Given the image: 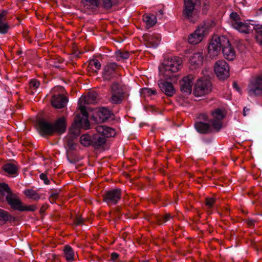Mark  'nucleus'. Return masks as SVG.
<instances>
[{"mask_svg":"<svg viewBox=\"0 0 262 262\" xmlns=\"http://www.w3.org/2000/svg\"><path fill=\"white\" fill-rule=\"evenodd\" d=\"M81 115H76L74 122L72 124L69 130V139L67 145L70 149H75L76 145V140L79 136L81 128L85 130L88 129L90 126V122L88 119V113L87 111L83 106H80Z\"/></svg>","mask_w":262,"mask_h":262,"instance_id":"nucleus-1","label":"nucleus"},{"mask_svg":"<svg viewBox=\"0 0 262 262\" xmlns=\"http://www.w3.org/2000/svg\"><path fill=\"white\" fill-rule=\"evenodd\" d=\"M209 26L205 22L199 25L195 31L188 37V42L189 44L196 45L201 42L205 36L208 34Z\"/></svg>","mask_w":262,"mask_h":262,"instance_id":"nucleus-2","label":"nucleus"},{"mask_svg":"<svg viewBox=\"0 0 262 262\" xmlns=\"http://www.w3.org/2000/svg\"><path fill=\"white\" fill-rule=\"evenodd\" d=\"M64 88L60 86L54 88L51 92V103L55 108H62L66 104V96L64 94Z\"/></svg>","mask_w":262,"mask_h":262,"instance_id":"nucleus-3","label":"nucleus"},{"mask_svg":"<svg viewBox=\"0 0 262 262\" xmlns=\"http://www.w3.org/2000/svg\"><path fill=\"white\" fill-rule=\"evenodd\" d=\"M182 63L181 59L177 56L164 60L162 63L164 74L168 77H170L171 74L176 73L180 69Z\"/></svg>","mask_w":262,"mask_h":262,"instance_id":"nucleus-4","label":"nucleus"},{"mask_svg":"<svg viewBox=\"0 0 262 262\" xmlns=\"http://www.w3.org/2000/svg\"><path fill=\"white\" fill-rule=\"evenodd\" d=\"M228 43V38L225 36H215L212 38L208 47L210 56L213 58L220 53L223 46Z\"/></svg>","mask_w":262,"mask_h":262,"instance_id":"nucleus-5","label":"nucleus"},{"mask_svg":"<svg viewBox=\"0 0 262 262\" xmlns=\"http://www.w3.org/2000/svg\"><path fill=\"white\" fill-rule=\"evenodd\" d=\"M4 187H5V194L6 193V200L8 204L14 210L20 211L23 203L19 197L16 194L12 192L8 184L4 185Z\"/></svg>","mask_w":262,"mask_h":262,"instance_id":"nucleus-6","label":"nucleus"},{"mask_svg":"<svg viewBox=\"0 0 262 262\" xmlns=\"http://www.w3.org/2000/svg\"><path fill=\"white\" fill-rule=\"evenodd\" d=\"M122 190L120 188L111 189L106 191L102 195L103 201L108 206L116 205L121 199Z\"/></svg>","mask_w":262,"mask_h":262,"instance_id":"nucleus-7","label":"nucleus"},{"mask_svg":"<svg viewBox=\"0 0 262 262\" xmlns=\"http://www.w3.org/2000/svg\"><path fill=\"white\" fill-rule=\"evenodd\" d=\"M211 83L208 80H199L194 85L193 94L200 97L208 94L211 90Z\"/></svg>","mask_w":262,"mask_h":262,"instance_id":"nucleus-8","label":"nucleus"},{"mask_svg":"<svg viewBox=\"0 0 262 262\" xmlns=\"http://www.w3.org/2000/svg\"><path fill=\"white\" fill-rule=\"evenodd\" d=\"M118 67L115 63H110L105 66L103 69L102 78L104 80H115L119 76L117 73Z\"/></svg>","mask_w":262,"mask_h":262,"instance_id":"nucleus-9","label":"nucleus"},{"mask_svg":"<svg viewBox=\"0 0 262 262\" xmlns=\"http://www.w3.org/2000/svg\"><path fill=\"white\" fill-rule=\"evenodd\" d=\"M214 70L220 79H225L229 76V67L224 60L217 61L215 63Z\"/></svg>","mask_w":262,"mask_h":262,"instance_id":"nucleus-10","label":"nucleus"},{"mask_svg":"<svg viewBox=\"0 0 262 262\" xmlns=\"http://www.w3.org/2000/svg\"><path fill=\"white\" fill-rule=\"evenodd\" d=\"M194 4L185 3V7L183 11L184 17L190 22L195 23L198 19L199 15L194 9Z\"/></svg>","mask_w":262,"mask_h":262,"instance_id":"nucleus-11","label":"nucleus"},{"mask_svg":"<svg viewBox=\"0 0 262 262\" xmlns=\"http://www.w3.org/2000/svg\"><path fill=\"white\" fill-rule=\"evenodd\" d=\"M98 100V94L96 92H89L86 95L82 96L80 98L78 102V108L80 111V106H83L86 111V108L85 105L96 103Z\"/></svg>","mask_w":262,"mask_h":262,"instance_id":"nucleus-12","label":"nucleus"},{"mask_svg":"<svg viewBox=\"0 0 262 262\" xmlns=\"http://www.w3.org/2000/svg\"><path fill=\"white\" fill-rule=\"evenodd\" d=\"M38 130L42 136H51L54 134L53 124L42 119L37 121Z\"/></svg>","mask_w":262,"mask_h":262,"instance_id":"nucleus-13","label":"nucleus"},{"mask_svg":"<svg viewBox=\"0 0 262 262\" xmlns=\"http://www.w3.org/2000/svg\"><path fill=\"white\" fill-rule=\"evenodd\" d=\"M213 119L209 122L212 124L213 129L216 131H219L222 127V120L225 117L223 111L217 108L212 112Z\"/></svg>","mask_w":262,"mask_h":262,"instance_id":"nucleus-14","label":"nucleus"},{"mask_svg":"<svg viewBox=\"0 0 262 262\" xmlns=\"http://www.w3.org/2000/svg\"><path fill=\"white\" fill-rule=\"evenodd\" d=\"M195 79V76L193 74H188L184 77L180 81L181 91L187 94H190Z\"/></svg>","mask_w":262,"mask_h":262,"instance_id":"nucleus-15","label":"nucleus"},{"mask_svg":"<svg viewBox=\"0 0 262 262\" xmlns=\"http://www.w3.org/2000/svg\"><path fill=\"white\" fill-rule=\"evenodd\" d=\"M248 88L250 95H261L262 94V75L257 76L255 79L251 82Z\"/></svg>","mask_w":262,"mask_h":262,"instance_id":"nucleus-16","label":"nucleus"},{"mask_svg":"<svg viewBox=\"0 0 262 262\" xmlns=\"http://www.w3.org/2000/svg\"><path fill=\"white\" fill-rule=\"evenodd\" d=\"M143 39L147 47L156 48L160 43V36L159 34H144Z\"/></svg>","mask_w":262,"mask_h":262,"instance_id":"nucleus-17","label":"nucleus"},{"mask_svg":"<svg viewBox=\"0 0 262 262\" xmlns=\"http://www.w3.org/2000/svg\"><path fill=\"white\" fill-rule=\"evenodd\" d=\"M158 85L161 90L167 96L171 97L176 93L172 83L163 80L158 81Z\"/></svg>","mask_w":262,"mask_h":262,"instance_id":"nucleus-18","label":"nucleus"},{"mask_svg":"<svg viewBox=\"0 0 262 262\" xmlns=\"http://www.w3.org/2000/svg\"><path fill=\"white\" fill-rule=\"evenodd\" d=\"M222 52L224 57L228 60H233L236 57L235 51L228 39L227 44L224 45L222 48Z\"/></svg>","mask_w":262,"mask_h":262,"instance_id":"nucleus-19","label":"nucleus"},{"mask_svg":"<svg viewBox=\"0 0 262 262\" xmlns=\"http://www.w3.org/2000/svg\"><path fill=\"white\" fill-rule=\"evenodd\" d=\"M53 124L54 133L62 134L66 132V117L64 116L57 119Z\"/></svg>","mask_w":262,"mask_h":262,"instance_id":"nucleus-20","label":"nucleus"},{"mask_svg":"<svg viewBox=\"0 0 262 262\" xmlns=\"http://www.w3.org/2000/svg\"><path fill=\"white\" fill-rule=\"evenodd\" d=\"M96 129L97 132L105 138L114 137L116 134L114 128L105 125H98Z\"/></svg>","mask_w":262,"mask_h":262,"instance_id":"nucleus-21","label":"nucleus"},{"mask_svg":"<svg viewBox=\"0 0 262 262\" xmlns=\"http://www.w3.org/2000/svg\"><path fill=\"white\" fill-rule=\"evenodd\" d=\"M204 57L202 53H194L190 59V63L193 69H196L203 64Z\"/></svg>","mask_w":262,"mask_h":262,"instance_id":"nucleus-22","label":"nucleus"},{"mask_svg":"<svg viewBox=\"0 0 262 262\" xmlns=\"http://www.w3.org/2000/svg\"><path fill=\"white\" fill-rule=\"evenodd\" d=\"M254 25L250 24V21H241L234 29L239 32L249 34L254 29Z\"/></svg>","mask_w":262,"mask_h":262,"instance_id":"nucleus-23","label":"nucleus"},{"mask_svg":"<svg viewBox=\"0 0 262 262\" xmlns=\"http://www.w3.org/2000/svg\"><path fill=\"white\" fill-rule=\"evenodd\" d=\"M6 11L0 13V34L7 33L10 29V26L6 19Z\"/></svg>","mask_w":262,"mask_h":262,"instance_id":"nucleus-24","label":"nucleus"},{"mask_svg":"<svg viewBox=\"0 0 262 262\" xmlns=\"http://www.w3.org/2000/svg\"><path fill=\"white\" fill-rule=\"evenodd\" d=\"M106 139L104 137H101L100 135H93L92 146L96 149L103 148L105 144Z\"/></svg>","mask_w":262,"mask_h":262,"instance_id":"nucleus-25","label":"nucleus"},{"mask_svg":"<svg viewBox=\"0 0 262 262\" xmlns=\"http://www.w3.org/2000/svg\"><path fill=\"white\" fill-rule=\"evenodd\" d=\"M196 130L201 134H208L212 132V126L202 122H198L195 124Z\"/></svg>","mask_w":262,"mask_h":262,"instance_id":"nucleus-26","label":"nucleus"},{"mask_svg":"<svg viewBox=\"0 0 262 262\" xmlns=\"http://www.w3.org/2000/svg\"><path fill=\"white\" fill-rule=\"evenodd\" d=\"M111 115V111L107 108L102 107L96 113V117H98L100 122H105Z\"/></svg>","mask_w":262,"mask_h":262,"instance_id":"nucleus-27","label":"nucleus"},{"mask_svg":"<svg viewBox=\"0 0 262 262\" xmlns=\"http://www.w3.org/2000/svg\"><path fill=\"white\" fill-rule=\"evenodd\" d=\"M172 218V216L169 213H166L163 215H154L151 217L153 222L156 223L158 225H162Z\"/></svg>","mask_w":262,"mask_h":262,"instance_id":"nucleus-28","label":"nucleus"},{"mask_svg":"<svg viewBox=\"0 0 262 262\" xmlns=\"http://www.w3.org/2000/svg\"><path fill=\"white\" fill-rule=\"evenodd\" d=\"M101 66V63L97 59H93L90 60L87 69L90 73H97Z\"/></svg>","mask_w":262,"mask_h":262,"instance_id":"nucleus-29","label":"nucleus"},{"mask_svg":"<svg viewBox=\"0 0 262 262\" xmlns=\"http://www.w3.org/2000/svg\"><path fill=\"white\" fill-rule=\"evenodd\" d=\"M3 169L10 175H15L17 173L18 167L16 165L11 163H6L3 166Z\"/></svg>","mask_w":262,"mask_h":262,"instance_id":"nucleus-30","label":"nucleus"},{"mask_svg":"<svg viewBox=\"0 0 262 262\" xmlns=\"http://www.w3.org/2000/svg\"><path fill=\"white\" fill-rule=\"evenodd\" d=\"M93 139V135L91 136L89 134H83L80 138V144L85 147H88L90 146H92Z\"/></svg>","mask_w":262,"mask_h":262,"instance_id":"nucleus-31","label":"nucleus"},{"mask_svg":"<svg viewBox=\"0 0 262 262\" xmlns=\"http://www.w3.org/2000/svg\"><path fill=\"white\" fill-rule=\"evenodd\" d=\"M110 101L113 104H120L124 98V93H111Z\"/></svg>","mask_w":262,"mask_h":262,"instance_id":"nucleus-32","label":"nucleus"},{"mask_svg":"<svg viewBox=\"0 0 262 262\" xmlns=\"http://www.w3.org/2000/svg\"><path fill=\"white\" fill-rule=\"evenodd\" d=\"M229 21L231 26L234 28L242 21V19L237 12H232L230 14Z\"/></svg>","mask_w":262,"mask_h":262,"instance_id":"nucleus-33","label":"nucleus"},{"mask_svg":"<svg viewBox=\"0 0 262 262\" xmlns=\"http://www.w3.org/2000/svg\"><path fill=\"white\" fill-rule=\"evenodd\" d=\"M143 20L148 27L154 26L157 21L156 17L152 14H146L143 15Z\"/></svg>","mask_w":262,"mask_h":262,"instance_id":"nucleus-34","label":"nucleus"},{"mask_svg":"<svg viewBox=\"0 0 262 262\" xmlns=\"http://www.w3.org/2000/svg\"><path fill=\"white\" fill-rule=\"evenodd\" d=\"M24 193L28 198L30 199L38 200L40 198V196L36 192V191L32 189H26L25 190H24Z\"/></svg>","mask_w":262,"mask_h":262,"instance_id":"nucleus-35","label":"nucleus"},{"mask_svg":"<svg viewBox=\"0 0 262 262\" xmlns=\"http://www.w3.org/2000/svg\"><path fill=\"white\" fill-rule=\"evenodd\" d=\"M12 220V216L7 211L0 209V223H5Z\"/></svg>","mask_w":262,"mask_h":262,"instance_id":"nucleus-36","label":"nucleus"},{"mask_svg":"<svg viewBox=\"0 0 262 262\" xmlns=\"http://www.w3.org/2000/svg\"><path fill=\"white\" fill-rule=\"evenodd\" d=\"M255 31V38L257 41L262 45V25H257L254 26V29Z\"/></svg>","mask_w":262,"mask_h":262,"instance_id":"nucleus-37","label":"nucleus"},{"mask_svg":"<svg viewBox=\"0 0 262 262\" xmlns=\"http://www.w3.org/2000/svg\"><path fill=\"white\" fill-rule=\"evenodd\" d=\"M81 3L87 8L90 7H98L100 5L101 6L100 0H81Z\"/></svg>","mask_w":262,"mask_h":262,"instance_id":"nucleus-38","label":"nucleus"},{"mask_svg":"<svg viewBox=\"0 0 262 262\" xmlns=\"http://www.w3.org/2000/svg\"><path fill=\"white\" fill-rule=\"evenodd\" d=\"M101 6L106 10L110 9L116 4L117 0H100Z\"/></svg>","mask_w":262,"mask_h":262,"instance_id":"nucleus-39","label":"nucleus"},{"mask_svg":"<svg viewBox=\"0 0 262 262\" xmlns=\"http://www.w3.org/2000/svg\"><path fill=\"white\" fill-rule=\"evenodd\" d=\"M111 93H124L122 84L119 82H114L111 85Z\"/></svg>","mask_w":262,"mask_h":262,"instance_id":"nucleus-40","label":"nucleus"},{"mask_svg":"<svg viewBox=\"0 0 262 262\" xmlns=\"http://www.w3.org/2000/svg\"><path fill=\"white\" fill-rule=\"evenodd\" d=\"M74 260V252L69 245H67V261H71Z\"/></svg>","mask_w":262,"mask_h":262,"instance_id":"nucleus-41","label":"nucleus"},{"mask_svg":"<svg viewBox=\"0 0 262 262\" xmlns=\"http://www.w3.org/2000/svg\"><path fill=\"white\" fill-rule=\"evenodd\" d=\"M116 55L117 57L118 58V60L120 59H128L129 57V53L127 51H118L116 53Z\"/></svg>","mask_w":262,"mask_h":262,"instance_id":"nucleus-42","label":"nucleus"},{"mask_svg":"<svg viewBox=\"0 0 262 262\" xmlns=\"http://www.w3.org/2000/svg\"><path fill=\"white\" fill-rule=\"evenodd\" d=\"M40 82L35 79H33L29 82V87L32 90H36L37 88H38Z\"/></svg>","mask_w":262,"mask_h":262,"instance_id":"nucleus-43","label":"nucleus"},{"mask_svg":"<svg viewBox=\"0 0 262 262\" xmlns=\"http://www.w3.org/2000/svg\"><path fill=\"white\" fill-rule=\"evenodd\" d=\"M142 93L146 95L147 96H150L157 94V91L155 89H151L147 88H145L142 89Z\"/></svg>","mask_w":262,"mask_h":262,"instance_id":"nucleus-44","label":"nucleus"},{"mask_svg":"<svg viewBox=\"0 0 262 262\" xmlns=\"http://www.w3.org/2000/svg\"><path fill=\"white\" fill-rule=\"evenodd\" d=\"M215 202V199L213 198H206L205 200L206 206L211 208Z\"/></svg>","mask_w":262,"mask_h":262,"instance_id":"nucleus-45","label":"nucleus"},{"mask_svg":"<svg viewBox=\"0 0 262 262\" xmlns=\"http://www.w3.org/2000/svg\"><path fill=\"white\" fill-rule=\"evenodd\" d=\"M37 209V207L35 205H31L28 206L22 205L21 210L20 211H34Z\"/></svg>","mask_w":262,"mask_h":262,"instance_id":"nucleus-46","label":"nucleus"},{"mask_svg":"<svg viewBox=\"0 0 262 262\" xmlns=\"http://www.w3.org/2000/svg\"><path fill=\"white\" fill-rule=\"evenodd\" d=\"M6 183H0V201H3L5 195V189L4 185H6Z\"/></svg>","mask_w":262,"mask_h":262,"instance_id":"nucleus-47","label":"nucleus"},{"mask_svg":"<svg viewBox=\"0 0 262 262\" xmlns=\"http://www.w3.org/2000/svg\"><path fill=\"white\" fill-rule=\"evenodd\" d=\"M83 224V220L80 216L76 215L74 220V224L76 226L82 225Z\"/></svg>","mask_w":262,"mask_h":262,"instance_id":"nucleus-48","label":"nucleus"},{"mask_svg":"<svg viewBox=\"0 0 262 262\" xmlns=\"http://www.w3.org/2000/svg\"><path fill=\"white\" fill-rule=\"evenodd\" d=\"M58 194L57 193H54L52 194L49 197V201L51 203H54L55 202V200L58 198Z\"/></svg>","mask_w":262,"mask_h":262,"instance_id":"nucleus-49","label":"nucleus"},{"mask_svg":"<svg viewBox=\"0 0 262 262\" xmlns=\"http://www.w3.org/2000/svg\"><path fill=\"white\" fill-rule=\"evenodd\" d=\"M40 178L44 181V182L46 184H49V181L48 180L47 175L44 173H42L40 174Z\"/></svg>","mask_w":262,"mask_h":262,"instance_id":"nucleus-50","label":"nucleus"},{"mask_svg":"<svg viewBox=\"0 0 262 262\" xmlns=\"http://www.w3.org/2000/svg\"><path fill=\"white\" fill-rule=\"evenodd\" d=\"M119 254L116 252H113L111 254V259L113 261H116L119 258Z\"/></svg>","mask_w":262,"mask_h":262,"instance_id":"nucleus-51","label":"nucleus"},{"mask_svg":"<svg viewBox=\"0 0 262 262\" xmlns=\"http://www.w3.org/2000/svg\"><path fill=\"white\" fill-rule=\"evenodd\" d=\"M72 48V54H74V55H75L76 56H77L78 55V53H77V46L76 45H75L74 43H73Z\"/></svg>","mask_w":262,"mask_h":262,"instance_id":"nucleus-52","label":"nucleus"},{"mask_svg":"<svg viewBox=\"0 0 262 262\" xmlns=\"http://www.w3.org/2000/svg\"><path fill=\"white\" fill-rule=\"evenodd\" d=\"M47 208H48V206L47 205H46V204L43 205L40 209V213H43L46 210Z\"/></svg>","mask_w":262,"mask_h":262,"instance_id":"nucleus-53","label":"nucleus"},{"mask_svg":"<svg viewBox=\"0 0 262 262\" xmlns=\"http://www.w3.org/2000/svg\"><path fill=\"white\" fill-rule=\"evenodd\" d=\"M233 86L237 91L239 92L241 91L240 88L238 86L237 83L235 81L233 82Z\"/></svg>","mask_w":262,"mask_h":262,"instance_id":"nucleus-54","label":"nucleus"},{"mask_svg":"<svg viewBox=\"0 0 262 262\" xmlns=\"http://www.w3.org/2000/svg\"><path fill=\"white\" fill-rule=\"evenodd\" d=\"M196 1L197 0H185V3L188 2L189 3L195 4Z\"/></svg>","mask_w":262,"mask_h":262,"instance_id":"nucleus-55","label":"nucleus"},{"mask_svg":"<svg viewBox=\"0 0 262 262\" xmlns=\"http://www.w3.org/2000/svg\"><path fill=\"white\" fill-rule=\"evenodd\" d=\"M246 107H245V108H244V110H243V115H244V116H246V113H247V111H246Z\"/></svg>","mask_w":262,"mask_h":262,"instance_id":"nucleus-56","label":"nucleus"},{"mask_svg":"<svg viewBox=\"0 0 262 262\" xmlns=\"http://www.w3.org/2000/svg\"><path fill=\"white\" fill-rule=\"evenodd\" d=\"M246 107H245V108H244V110H243V115H244V116H246V113H247V111H246Z\"/></svg>","mask_w":262,"mask_h":262,"instance_id":"nucleus-57","label":"nucleus"},{"mask_svg":"<svg viewBox=\"0 0 262 262\" xmlns=\"http://www.w3.org/2000/svg\"><path fill=\"white\" fill-rule=\"evenodd\" d=\"M248 224H249V225H253V222H252V221H249V223H248Z\"/></svg>","mask_w":262,"mask_h":262,"instance_id":"nucleus-58","label":"nucleus"},{"mask_svg":"<svg viewBox=\"0 0 262 262\" xmlns=\"http://www.w3.org/2000/svg\"><path fill=\"white\" fill-rule=\"evenodd\" d=\"M63 251L64 252H66V246H64L63 247Z\"/></svg>","mask_w":262,"mask_h":262,"instance_id":"nucleus-59","label":"nucleus"},{"mask_svg":"<svg viewBox=\"0 0 262 262\" xmlns=\"http://www.w3.org/2000/svg\"><path fill=\"white\" fill-rule=\"evenodd\" d=\"M142 262H149V261H146V260H143Z\"/></svg>","mask_w":262,"mask_h":262,"instance_id":"nucleus-60","label":"nucleus"},{"mask_svg":"<svg viewBox=\"0 0 262 262\" xmlns=\"http://www.w3.org/2000/svg\"><path fill=\"white\" fill-rule=\"evenodd\" d=\"M66 101H67V103L68 102V99L67 98V100H66Z\"/></svg>","mask_w":262,"mask_h":262,"instance_id":"nucleus-61","label":"nucleus"},{"mask_svg":"<svg viewBox=\"0 0 262 262\" xmlns=\"http://www.w3.org/2000/svg\"><path fill=\"white\" fill-rule=\"evenodd\" d=\"M62 1L63 3L64 0H62Z\"/></svg>","mask_w":262,"mask_h":262,"instance_id":"nucleus-62","label":"nucleus"}]
</instances>
